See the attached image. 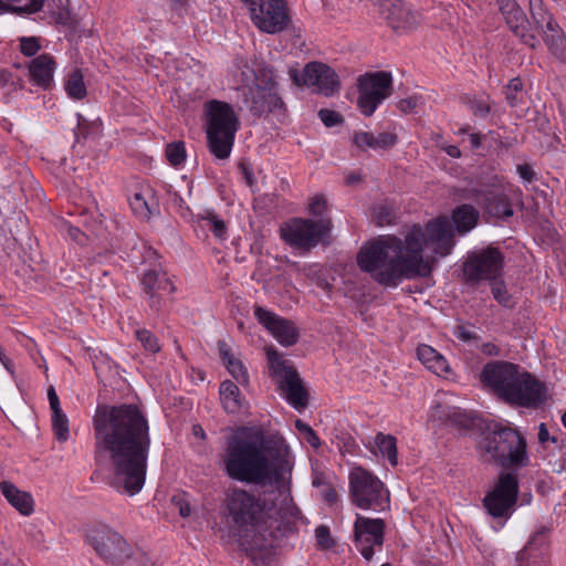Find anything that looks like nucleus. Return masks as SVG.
Here are the masks:
<instances>
[{"instance_id": "26", "label": "nucleus", "mask_w": 566, "mask_h": 566, "mask_svg": "<svg viewBox=\"0 0 566 566\" xmlns=\"http://www.w3.org/2000/svg\"><path fill=\"white\" fill-rule=\"evenodd\" d=\"M55 62L53 57L46 53L34 57L29 65L31 80L43 88H49L53 82V73Z\"/></svg>"}, {"instance_id": "2", "label": "nucleus", "mask_w": 566, "mask_h": 566, "mask_svg": "<svg viewBox=\"0 0 566 566\" xmlns=\"http://www.w3.org/2000/svg\"><path fill=\"white\" fill-rule=\"evenodd\" d=\"M228 522L234 533L244 537L252 548L268 551L275 548L291 533L296 531L301 511L290 494L285 495L273 514L265 511L264 502L255 494L234 488L227 493Z\"/></svg>"}, {"instance_id": "48", "label": "nucleus", "mask_w": 566, "mask_h": 566, "mask_svg": "<svg viewBox=\"0 0 566 566\" xmlns=\"http://www.w3.org/2000/svg\"><path fill=\"white\" fill-rule=\"evenodd\" d=\"M171 503L178 510L181 517H188L190 515L191 506L186 493L174 495L171 499Z\"/></svg>"}, {"instance_id": "37", "label": "nucleus", "mask_w": 566, "mask_h": 566, "mask_svg": "<svg viewBox=\"0 0 566 566\" xmlns=\"http://www.w3.org/2000/svg\"><path fill=\"white\" fill-rule=\"evenodd\" d=\"M132 210L142 219H149L157 211V207L150 203L144 195L136 192L129 200Z\"/></svg>"}, {"instance_id": "51", "label": "nucleus", "mask_w": 566, "mask_h": 566, "mask_svg": "<svg viewBox=\"0 0 566 566\" xmlns=\"http://www.w3.org/2000/svg\"><path fill=\"white\" fill-rule=\"evenodd\" d=\"M450 409H451V406L443 405V403H437L436 406L432 407L431 417H432V419L439 420L442 423L447 424L448 413H449Z\"/></svg>"}, {"instance_id": "3", "label": "nucleus", "mask_w": 566, "mask_h": 566, "mask_svg": "<svg viewBox=\"0 0 566 566\" xmlns=\"http://www.w3.org/2000/svg\"><path fill=\"white\" fill-rule=\"evenodd\" d=\"M222 465L230 479L253 484L280 482L292 471L286 452L269 457L265 432L256 427H241L227 438Z\"/></svg>"}, {"instance_id": "60", "label": "nucleus", "mask_w": 566, "mask_h": 566, "mask_svg": "<svg viewBox=\"0 0 566 566\" xmlns=\"http://www.w3.org/2000/svg\"><path fill=\"white\" fill-rule=\"evenodd\" d=\"M48 398H49L50 408L52 411L61 409L60 399L55 392L54 387H52V386L48 389Z\"/></svg>"}, {"instance_id": "55", "label": "nucleus", "mask_w": 566, "mask_h": 566, "mask_svg": "<svg viewBox=\"0 0 566 566\" xmlns=\"http://www.w3.org/2000/svg\"><path fill=\"white\" fill-rule=\"evenodd\" d=\"M517 172L527 182H532L535 179V172L528 164L518 165Z\"/></svg>"}, {"instance_id": "18", "label": "nucleus", "mask_w": 566, "mask_h": 566, "mask_svg": "<svg viewBox=\"0 0 566 566\" xmlns=\"http://www.w3.org/2000/svg\"><path fill=\"white\" fill-rule=\"evenodd\" d=\"M385 536V522L357 515L354 523V544L366 560H371L377 551H381Z\"/></svg>"}, {"instance_id": "19", "label": "nucleus", "mask_w": 566, "mask_h": 566, "mask_svg": "<svg viewBox=\"0 0 566 566\" xmlns=\"http://www.w3.org/2000/svg\"><path fill=\"white\" fill-rule=\"evenodd\" d=\"M292 78L296 85L301 83L316 88V92L332 96L340 88L337 73L327 64L321 62H310L305 65L302 78L295 72Z\"/></svg>"}, {"instance_id": "24", "label": "nucleus", "mask_w": 566, "mask_h": 566, "mask_svg": "<svg viewBox=\"0 0 566 566\" xmlns=\"http://www.w3.org/2000/svg\"><path fill=\"white\" fill-rule=\"evenodd\" d=\"M478 202L491 217L505 219L514 214L513 205L509 196L503 191L495 189L482 191Z\"/></svg>"}, {"instance_id": "20", "label": "nucleus", "mask_w": 566, "mask_h": 566, "mask_svg": "<svg viewBox=\"0 0 566 566\" xmlns=\"http://www.w3.org/2000/svg\"><path fill=\"white\" fill-rule=\"evenodd\" d=\"M497 3L511 31L522 43L532 49H536L539 45V40L535 33L532 32V24L518 3L515 0H497Z\"/></svg>"}, {"instance_id": "8", "label": "nucleus", "mask_w": 566, "mask_h": 566, "mask_svg": "<svg viewBox=\"0 0 566 566\" xmlns=\"http://www.w3.org/2000/svg\"><path fill=\"white\" fill-rule=\"evenodd\" d=\"M266 356L270 363L271 376L277 388L284 394L287 402L297 410L306 408L308 392L293 364L290 360L282 359L274 348H268Z\"/></svg>"}, {"instance_id": "7", "label": "nucleus", "mask_w": 566, "mask_h": 566, "mask_svg": "<svg viewBox=\"0 0 566 566\" xmlns=\"http://www.w3.org/2000/svg\"><path fill=\"white\" fill-rule=\"evenodd\" d=\"M205 129L209 151L220 160L231 155L240 122L232 106L218 99L205 104Z\"/></svg>"}, {"instance_id": "1", "label": "nucleus", "mask_w": 566, "mask_h": 566, "mask_svg": "<svg viewBox=\"0 0 566 566\" xmlns=\"http://www.w3.org/2000/svg\"><path fill=\"white\" fill-rule=\"evenodd\" d=\"M95 453L112 464L111 486L128 495L144 486L151 446L146 415L135 403L98 405L93 416Z\"/></svg>"}, {"instance_id": "53", "label": "nucleus", "mask_w": 566, "mask_h": 566, "mask_svg": "<svg viewBox=\"0 0 566 566\" xmlns=\"http://www.w3.org/2000/svg\"><path fill=\"white\" fill-rule=\"evenodd\" d=\"M454 335L463 342H472L479 339V336L473 331L463 325L455 327Z\"/></svg>"}, {"instance_id": "33", "label": "nucleus", "mask_w": 566, "mask_h": 566, "mask_svg": "<svg viewBox=\"0 0 566 566\" xmlns=\"http://www.w3.org/2000/svg\"><path fill=\"white\" fill-rule=\"evenodd\" d=\"M530 12L533 20L531 23L532 30L535 29L542 32L555 23L552 15L544 8L543 0H530Z\"/></svg>"}, {"instance_id": "59", "label": "nucleus", "mask_w": 566, "mask_h": 566, "mask_svg": "<svg viewBox=\"0 0 566 566\" xmlns=\"http://www.w3.org/2000/svg\"><path fill=\"white\" fill-rule=\"evenodd\" d=\"M480 350L488 356H499L501 350L494 343H484L480 346Z\"/></svg>"}, {"instance_id": "14", "label": "nucleus", "mask_w": 566, "mask_h": 566, "mask_svg": "<svg viewBox=\"0 0 566 566\" xmlns=\"http://www.w3.org/2000/svg\"><path fill=\"white\" fill-rule=\"evenodd\" d=\"M504 255L500 249L488 247L468 255L463 263L467 283L475 285L481 281H492L502 276Z\"/></svg>"}, {"instance_id": "34", "label": "nucleus", "mask_w": 566, "mask_h": 566, "mask_svg": "<svg viewBox=\"0 0 566 566\" xmlns=\"http://www.w3.org/2000/svg\"><path fill=\"white\" fill-rule=\"evenodd\" d=\"M375 443L380 453L388 459L391 465L398 464L397 440L391 434L379 432L375 437Z\"/></svg>"}, {"instance_id": "54", "label": "nucleus", "mask_w": 566, "mask_h": 566, "mask_svg": "<svg viewBox=\"0 0 566 566\" xmlns=\"http://www.w3.org/2000/svg\"><path fill=\"white\" fill-rule=\"evenodd\" d=\"M471 109L475 116L484 117L490 113V106L482 101H474L471 104Z\"/></svg>"}, {"instance_id": "40", "label": "nucleus", "mask_w": 566, "mask_h": 566, "mask_svg": "<svg viewBox=\"0 0 566 566\" xmlns=\"http://www.w3.org/2000/svg\"><path fill=\"white\" fill-rule=\"evenodd\" d=\"M523 83L520 77L512 78L505 87V98L511 107L517 106L522 102Z\"/></svg>"}, {"instance_id": "43", "label": "nucleus", "mask_w": 566, "mask_h": 566, "mask_svg": "<svg viewBox=\"0 0 566 566\" xmlns=\"http://www.w3.org/2000/svg\"><path fill=\"white\" fill-rule=\"evenodd\" d=\"M165 154L170 165L179 166L186 159V149L184 142L168 144L166 146Z\"/></svg>"}, {"instance_id": "42", "label": "nucleus", "mask_w": 566, "mask_h": 566, "mask_svg": "<svg viewBox=\"0 0 566 566\" xmlns=\"http://www.w3.org/2000/svg\"><path fill=\"white\" fill-rule=\"evenodd\" d=\"M549 532L551 528L548 526H541L536 532H534L524 547V551L520 553L521 557L533 548L537 549L543 547L548 541Z\"/></svg>"}, {"instance_id": "49", "label": "nucleus", "mask_w": 566, "mask_h": 566, "mask_svg": "<svg viewBox=\"0 0 566 566\" xmlns=\"http://www.w3.org/2000/svg\"><path fill=\"white\" fill-rule=\"evenodd\" d=\"M41 45L36 38L30 36V38H22L20 40V50L22 54L25 56H33L38 53Z\"/></svg>"}, {"instance_id": "25", "label": "nucleus", "mask_w": 566, "mask_h": 566, "mask_svg": "<svg viewBox=\"0 0 566 566\" xmlns=\"http://www.w3.org/2000/svg\"><path fill=\"white\" fill-rule=\"evenodd\" d=\"M398 142L396 134L382 132L377 136L369 132H355L353 135V144L363 151L367 149L387 150L394 147Z\"/></svg>"}, {"instance_id": "6", "label": "nucleus", "mask_w": 566, "mask_h": 566, "mask_svg": "<svg viewBox=\"0 0 566 566\" xmlns=\"http://www.w3.org/2000/svg\"><path fill=\"white\" fill-rule=\"evenodd\" d=\"M480 448L486 461L504 471L516 472L530 462L525 438L516 429L501 423L488 428Z\"/></svg>"}, {"instance_id": "56", "label": "nucleus", "mask_w": 566, "mask_h": 566, "mask_svg": "<svg viewBox=\"0 0 566 566\" xmlns=\"http://www.w3.org/2000/svg\"><path fill=\"white\" fill-rule=\"evenodd\" d=\"M417 106V98L416 97H408L403 98L398 102L397 107L403 112L409 113Z\"/></svg>"}, {"instance_id": "62", "label": "nucleus", "mask_w": 566, "mask_h": 566, "mask_svg": "<svg viewBox=\"0 0 566 566\" xmlns=\"http://www.w3.org/2000/svg\"><path fill=\"white\" fill-rule=\"evenodd\" d=\"M323 499L329 505H333L337 502L338 494L333 488H327L323 491Z\"/></svg>"}, {"instance_id": "15", "label": "nucleus", "mask_w": 566, "mask_h": 566, "mask_svg": "<svg viewBox=\"0 0 566 566\" xmlns=\"http://www.w3.org/2000/svg\"><path fill=\"white\" fill-rule=\"evenodd\" d=\"M391 74L384 71L366 73L357 80V107L365 116H371L391 94Z\"/></svg>"}, {"instance_id": "52", "label": "nucleus", "mask_w": 566, "mask_h": 566, "mask_svg": "<svg viewBox=\"0 0 566 566\" xmlns=\"http://www.w3.org/2000/svg\"><path fill=\"white\" fill-rule=\"evenodd\" d=\"M326 209V200L323 196H315L310 203V211L315 217H322Z\"/></svg>"}, {"instance_id": "46", "label": "nucleus", "mask_w": 566, "mask_h": 566, "mask_svg": "<svg viewBox=\"0 0 566 566\" xmlns=\"http://www.w3.org/2000/svg\"><path fill=\"white\" fill-rule=\"evenodd\" d=\"M317 545L323 549H329L335 545L334 539L331 536L328 526L319 525L315 531Z\"/></svg>"}, {"instance_id": "32", "label": "nucleus", "mask_w": 566, "mask_h": 566, "mask_svg": "<svg viewBox=\"0 0 566 566\" xmlns=\"http://www.w3.org/2000/svg\"><path fill=\"white\" fill-rule=\"evenodd\" d=\"M44 0H0V14L6 11L36 13L42 10Z\"/></svg>"}, {"instance_id": "16", "label": "nucleus", "mask_w": 566, "mask_h": 566, "mask_svg": "<svg viewBox=\"0 0 566 566\" xmlns=\"http://www.w3.org/2000/svg\"><path fill=\"white\" fill-rule=\"evenodd\" d=\"M248 7L253 23L263 32L277 33L289 22L285 0H242Z\"/></svg>"}, {"instance_id": "30", "label": "nucleus", "mask_w": 566, "mask_h": 566, "mask_svg": "<svg viewBox=\"0 0 566 566\" xmlns=\"http://www.w3.org/2000/svg\"><path fill=\"white\" fill-rule=\"evenodd\" d=\"M220 398L223 409L228 413H237L242 409L243 402L241 399L239 387L231 380H224L220 385Z\"/></svg>"}, {"instance_id": "57", "label": "nucleus", "mask_w": 566, "mask_h": 566, "mask_svg": "<svg viewBox=\"0 0 566 566\" xmlns=\"http://www.w3.org/2000/svg\"><path fill=\"white\" fill-rule=\"evenodd\" d=\"M218 348H219L220 356H221L222 360L224 361V364H227V361H229V360L235 359L233 357V355L231 354V348L228 346V344L226 342L219 340Z\"/></svg>"}, {"instance_id": "13", "label": "nucleus", "mask_w": 566, "mask_h": 566, "mask_svg": "<svg viewBox=\"0 0 566 566\" xmlns=\"http://www.w3.org/2000/svg\"><path fill=\"white\" fill-rule=\"evenodd\" d=\"M332 228L329 218L318 220L294 218L281 228V237L291 247L310 251L318 243H326Z\"/></svg>"}, {"instance_id": "45", "label": "nucleus", "mask_w": 566, "mask_h": 566, "mask_svg": "<svg viewBox=\"0 0 566 566\" xmlns=\"http://www.w3.org/2000/svg\"><path fill=\"white\" fill-rule=\"evenodd\" d=\"M226 366H227V369L229 370V373L233 376V378L238 382H240L242 385L248 384V381H249L248 373L240 360H238V359L229 360V361H227Z\"/></svg>"}, {"instance_id": "27", "label": "nucleus", "mask_w": 566, "mask_h": 566, "mask_svg": "<svg viewBox=\"0 0 566 566\" xmlns=\"http://www.w3.org/2000/svg\"><path fill=\"white\" fill-rule=\"evenodd\" d=\"M0 490L7 501L22 515H30L33 512V499L28 492L19 490L13 483L2 481Z\"/></svg>"}, {"instance_id": "10", "label": "nucleus", "mask_w": 566, "mask_h": 566, "mask_svg": "<svg viewBox=\"0 0 566 566\" xmlns=\"http://www.w3.org/2000/svg\"><path fill=\"white\" fill-rule=\"evenodd\" d=\"M86 542L98 557L112 566H120L134 556V549L125 537L104 524L91 527Z\"/></svg>"}, {"instance_id": "38", "label": "nucleus", "mask_w": 566, "mask_h": 566, "mask_svg": "<svg viewBox=\"0 0 566 566\" xmlns=\"http://www.w3.org/2000/svg\"><path fill=\"white\" fill-rule=\"evenodd\" d=\"M52 429L60 442H65L70 437L69 419L62 409L52 411Z\"/></svg>"}, {"instance_id": "39", "label": "nucleus", "mask_w": 566, "mask_h": 566, "mask_svg": "<svg viewBox=\"0 0 566 566\" xmlns=\"http://www.w3.org/2000/svg\"><path fill=\"white\" fill-rule=\"evenodd\" d=\"M447 424L459 429H469L473 426V418L458 407H451L448 413Z\"/></svg>"}, {"instance_id": "35", "label": "nucleus", "mask_w": 566, "mask_h": 566, "mask_svg": "<svg viewBox=\"0 0 566 566\" xmlns=\"http://www.w3.org/2000/svg\"><path fill=\"white\" fill-rule=\"evenodd\" d=\"M196 218L198 222H203L202 226L209 228L216 238L223 239L226 237V222L213 210H205Z\"/></svg>"}, {"instance_id": "64", "label": "nucleus", "mask_w": 566, "mask_h": 566, "mask_svg": "<svg viewBox=\"0 0 566 566\" xmlns=\"http://www.w3.org/2000/svg\"><path fill=\"white\" fill-rule=\"evenodd\" d=\"M549 440V432L545 423H541L538 428V441L545 443Z\"/></svg>"}, {"instance_id": "28", "label": "nucleus", "mask_w": 566, "mask_h": 566, "mask_svg": "<svg viewBox=\"0 0 566 566\" xmlns=\"http://www.w3.org/2000/svg\"><path fill=\"white\" fill-rule=\"evenodd\" d=\"M418 359L432 373L438 376H446L450 373L447 359L429 345H419L417 348Z\"/></svg>"}, {"instance_id": "22", "label": "nucleus", "mask_w": 566, "mask_h": 566, "mask_svg": "<svg viewBox=\"0 0 566 566\" xmlns=\"http://www.w3.org/2000/svg\"><path fill=\"white\" fill-rule=\"evenodd\" d=\"M380 13L397 31H411L421 21V14L403 0H380Z\"/></svg>"}, {"instance_id": "5", "label": "nucleus", "mask_w": 566, "mask_h": 566, "mask_svg": "<svg viewBox=\"0 0 566 566\" xmlns=\"http://www.w3.org/2000/svg\"><path fill=\"white\" fill-rule=\"evenodd\" d=\"M481 382L499 400L512 406L538 408L546 399V387L518 365L495 360L484 365Z\"/></svg>"}, {"instance_id": "23", "label": "nucleus", "mask_w": 566, "mask_h": 566, "mask_svg": "<svg viewBox=\"0 0 566 566\" xmlns=\"http://www.w3.org/2000/svg\"><path fill=\"white\" fill-rule=\"evenodd\" d=\"M143 291L147 296L149 307L159 312L164 305V297L175 291V286L167 273L161 269H150L144 272L140 280Z\"/></svg>"}, {"instance_id": "50", "label": "nucleus", "mask_w": 566, "mask_h": 566, "mask_svg": "<svg viewBox=\"0 0 566 566\" xmlns=\"http://www.w3.org/2000/svg\"><path fill=\"white\" fill-rule=\"evenodd\" d=\"M374 217H375L376 223L378 226L382 227V226L389 224L391 222L392 213L388 207L380 206L375 210Z\"/></svg>"}, {"instance_id": "21", "label": "nucleus", "mask_w": 566, "mask_h": 566, "mask_svg": "<svg viewBox=\"0 0 566 566\" xmlns=\"http://www.w3.org/2000/svg\"><path fill=\"white\" fill-rule=\"evenodd\" d=\"M254 316L282 346L290 347L298 342L300 333L292 321L281 317L260 305L254 306Z\"/></svg>"}, {"instance_id": "36", "label": "nucleus", "mask_w": 566, "mask_h": 566, "mask_svg": "<svg viewBox=\"0 0 566 566\" xmlns=\"http://www.w3.org/2000/svg\"><path fill=\"white\" fill-rule=\"evenodd\" d=\"M65 91L74 99H83L86 96V87L80 70H75L69 75L65 82Z\"/></svg>"}, {"instance_id": "4", "label": "nucleus", "mask_w": 566, "mask_h": 566, "mask_svg": "<svg viewBox=\"0 0 566 566\" xmlns=\"http://www.w3.org/2000/svg\"><path fill=\"white\" fill-rule=\"evenodd\" d=\"M419 229L407 232L405 239L394 235L379 238L360 248L359 269L385 286H397L402 279L427 277L432 268L421 255Z\"/></svg>"}, {"instance_id": "11", "label": "nucleus", "mask_w": 566, "mask_h": 566, "mask_svg": "<svg viewBox=\"0 0 566 566\" xmlns=\"http://www.w3.org/2000/svg\"><path fill=\"white\" fill-rule=\"evenodd\" d=\"M244 102L253 116L272 118L284 123L287 116L286 105L279 94L277 83L272 78L264 85L255 84L242 88Z\"/></svg>"}, {"instance_id": "17", "label": "nucleus", "mask_w": 566, "mask_h": 566, "mask_svg": "<svg viewBox=\"0 0 566 566\" xmlns=\"http://www.w3.org/2000/svg\"><path fill=\"white\" fill-rule=\"evenodd\" d=\"M419 229L420 249L423 256V249L427 247L434 254L447 256L451 253L454 247L453 232L447 218L439 217L430 220L424 229L419 224H413L408 232H413Z\"/></svg>"}, {"instance_id": "63", "label": "nucleus", "mask_w": 566, "mask_h": 566, "mask_svg": "<svg viewBox=\"0 0 566 566\" xmlns=\"http://www.w3.org/2000/svg\"><path fill=\"white\" fill-rule=\"evenodd\" d=\"M484 136H482L481 134H478V133H472L469 135V142H470V146L472 149H478L481 144H482V138Z\"/></svg>"}, {"instance_id": "47", "label": "nucleus", "mask_w": 566, "mask_h": 566, "mask_svg": "<svg viewBox=\"0 0 566 566\" xmlns=\"http://www.w3.org/2000/svg\"><path fill=\"white\" fill-rule=\"evenodd\" d=\"M318 117L326 127H334L342 124L344 120L339 113L327 108L319 109Z\"/></svg>"}, {"instance_id": "41", "label": "nucleus", "mask_w": 566, "mask_h": 566, "mask_svg": "<svg viewBox=\"0 0 566 566\" xmlns=\"http://www.w3.org/2000/svg\"><path fill=\"white\" fill-rule=\"evenodd\" d=\"M491 282V292L499 304L505 307L512 306V296L510 295L504 281L500 277Z\"/></svg>"}, {"instance_id": "12", "label": "nucleus", "mask_w": 566, "mask_h": 566, "mask_svg": "<svg viewBox=\"0 0 566 566\" xmlns=\"http://www.w3.org/2000/svg\"><path fill=\"white\" fill-rule=\"evenodd\" d=\"M518 490L520 484L516 472H500L492 489L482 501L486 513L493 518L509 520L515 511Z\"/></svg>"}, {"instance_id": "44", "label": "nucleus", "mask_w": 566, "mask_h": 566, "mask_svg": "<svg viewBox=\"0 0 566 566\" xmlns=\"http://www.w3.org/2000/svg\"><path fill=\"white\" fill-rule=\"evenodd\" d=\"M136 338L140 342L145 350L156 354L160 350L157 337L148 329L139 328L135 332Z\"/></svg>"}, {"instance_id": "61", "label": "nucleus", "mask_w": 566, "mask_h": 566, "mask_svg": "<svg viewBox=\"0 0 566 566\" xmlns=\"http://www.w3.org/2000/svg\"><path fill=\"white\" fill-rule=\"evenodd\" d=\"M439 147L446 151V154L452 158H460L461 157V150L455 145H442L439 144Z\"/></svg>"}, {"instance_id": "31", "label": "nucleus", "mask_w": 566, "mask_h": 566, "mask_svg": "<svg viewBox=\"0 0 566 566\" xmlns=\"http://www.w3.org/2000/svg\"><path fill=\"white\" fill-rule=\"evenodd\" d=\"M543 40L553 55L560 60L566 59V38L557 23L542 31Z\"/></svg>"}, {"instance_id": "58", "label": "nucleus", "mask_w": 566, "mask_h": 566, "mask_svg": "<svg viewBox=\"0 0 566 566\" xmlns=\"http://www.w3.org/2000/svg\"><path fill=\"white\" fill-rule=\"evenodd\" d=\"M304 438L315 449H318L322 444L321 439L312 428H308V431L304 433Z\"/></svg>"}, {"instance_id": "29", "label": "nucleus", "mask_w": 566, "mask_h": 566, "mask_svg": "<svg viewBox=\"0 0 566 566\" xmlns=\"http://www.w3.org/2000/svg\"><path fill=\"white\" fill-rule=\"evenodd\" d=\"M479 217V211L472 205L463 203L452 211L451 220L454 230L459 234H465L475 228Z\"/></svg>"}, {"instance_id": "9", "label": "nucleus", "mask_w": 566, "mask_h": 566, "mask_svg": "<svg viewBox=\"0 0 566 566\" xmlns=\"http://www.w3.org/2000/svg\"><path fill=\"white\" fill-rule=\"evenodd\" d=\"M349 495L353 504L361 510L382 511L389 505V493L384 483L363 468L349 474Z\"/></svg>"}]
</instances>
